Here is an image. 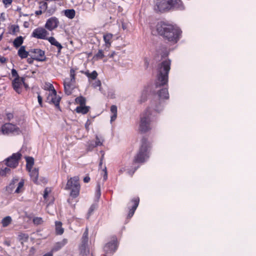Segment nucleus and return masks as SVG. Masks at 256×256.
I'll return each instance as SVG.
<instances>
[{"label": "nucleus", "mask_w": 256, "mask_h": 256, "mask_svg": "<svg viewBox=\"0 0 256 256\" xmlns=\"http://www.w3.org/2000/svg\"><path fill=\"white\" fill-rule=\"evenodd\" d=\"M144 65L146 68H148L149 65V60L147 58H144Z\"/></svg>", "instance_id": "09e8293b"}, {"label": "nucleus", "mask_w": 256, "mask_h": 256, "mask_svg": "<svg viewBox=\"0 0 256 256\" xmlns=\"http://www.w3.org/2000/svg\"><path fill=\"white\" fill-rule=\"evenodd\" d=\"M80 186L78 176H76L68 180L66 189L70 190V195L71 196L72 198L78 196L80 194Z\"/></svg>", "instance_id": "39448f33"}, {"label": "nucleus", "mask_w": 256, "mask_h": 256, "mask_svg": "<svg viewBox=\"0 0 256 256\" xmlns=\"http://www.w3.org/2000/svg\"><path fill=\"white\" fill-rule=\"evenodd\" d=\"M43 256H53V254L50 252L44 254Z\"/></svg>", "instance_id": "6e6d98bb"}, {"label": "nucleus", "mask_w": 256, "mask_h": 256, "mask_svg": "<svg viewBox=\"0 0 256 256\" xmlns=\"http://www.w3.org/2000/svg\"><path fill=\"white\" fill-rule=\"evenodd\" d=\"M84 74L86 75L89 79L95 80L98 76V73L96 70H94L92 72L88 71L85 72Z\"/></svg>", "instance_id": "cd10ccee"}, {"label": "nucleus", "mask_w": 256, "mask_h": 256, "mask_svg": "<svg viewBox=\"0 0 256 256\" xmlns=\"http://www.w3.org/2000/svg\"><path fill=\"white\" fill-rule=\"evenodd\" d=\"M151 116L150 110L143 114L139 125L138 130L142 132H146L151 130Z\"/></svg>", "instance_id": "423d86ee"}, {"label": "nucleus", "mask_w": 256, "mask_h": 256, "mask_svg": "<svg viewBox=\"0 0 256 256\" xmlns=\"http://www.w3.org/2000/svg\"><path fill=\"white\" fill-rule=\"evenodd\" d=\"M21 156L22 154L20 152L14 153L5 160L4 164L9 168H14L18 166Z\"/></svg>", "instance_id": "1a4fd4ad"}, {"label": "nucleus", "mask_w": 256, "mask_h": 256, "mask_svg": "<svg viewBox=\"0 0 256 256\" xmlns=\"http://www.w3.org/2000/svg\"><path fill=\"white\" fill-rule=\"evenodd\" d=\"M96 196L98 198H99L100 196V184L98 185L97 190H96Z\"/></svg>", "instance_id": "de8ad7c7"}, {"label": "nucleus", "mask_w": 256, "mask_h": 256, "mask_svg": "<svg viewBox=\"0 0 256 256\" xmlns=\"http://www.w3.org/2000/svg\"><path fill=\"white\" fill-rule=\"evenodd\" d=\"M78 113H81L82 114H86L89 110V107L86 106L84 105L78 106L76 109Z\"/></svg>", "instance_id": "b1692460"}, {"label": "nucleus", "mask_w": 256, "mask_h": 256, "mask_svg": "<svg viewBox=\"0 0 256 256\" xmlns=\"http://www.w3.org/2000/svg\"><path fill=\"white\" fill-rule=\"evenodd\" d=\"M58 24L59 21L56 18L52 17L47 20L45 24V28L52 31L58 26Z\"/></svg>", "instance_id": "4468645a"}, {"label": "nucleus", "mask_w": 256, "mask_h": 256, "mask_svg": "<svg viewBox=\"0 0 256 256\" xmlns=\"http://www.w3.org/2000/svg\"><path fill=\"white\" fill-rule=\"evenodd\" d=\"M34 52L35 54V58L38 61H43L44 60V52L40 49H36Z\"/></svg>", "instance_id": "a211bd4d"}, {"label": "nucleus", "mask_w": 256, "mask_h": 256, "mask_svg": "<svg viewBox=\"0 0 256 256\" xmlns=\"http://www.w3.org/2000/svg\"><path fill=\"white\" fill-rule=\"evenodd\" d=\"M1 132L4 134H18L20 132V130L15 125L10 123L4 124L1 128Z\"/></svg>", "instance_id": "9d476101"}, {"label": "nucleus", "mask_w": 256, "mask_h": 256, "mask_svg": "<svg viewBox=\"0 0 256 256\" xmlns=\"http://www.w3.org/2000/svg\"><path fill=\"white\" fill-rule=\"evenodd\" d=\"M12 221V218L10 216H6L4 218L2 221L3 226L5 227L8 226Z\"/></svg>", "instance_id": "72a5a7b5"}, {"label": "nucleus", "mask_w": 256, "mask_h": 256, "mask_svg": "<svg viewBox=\"0 0 256 256\" xmlns=\"http://www.w3.org/2000/svg\"><path fill=\"white\" fill-rule=\"evenodd\" d=\"M44 90H46V92H50V91L54 90V86L50 83L46 84L44 85Z\"/></svg>", "instance_id": "58836bf2"}, {"label": "nucleus", "mask_w": 256, "mask_h": 256, "mask_svg": "<svg viewBox=\"0 0 256 256\" xmlns=\"http://www.w3.org/2000/svg\"><path fill=\"white\" fill-rule=\"evenodd\" d=\"M56 232L58 234H62L64 232V229L62 227V224L60 222H56Z\"/></svg>", "instance_id": "bb28decb"}, {"label": "nucleus", "mask_w": 256, "mask_h": 256, "mask_svg": "<svg viewBox=\"0 0 256 256\" xmlns=\"http://www.w3.org/2000/svg\"><path fill=\"white\" fill-rule=\"evenodd\" d=\"M102 162H100V166H102Z\"/></svg>", "instance_id": "338daca9"}, {"label": "nucleus", "mask_w": 256, "mask_h": 256, "mask_svg": "<svg viewBox=\"0 0 256 256\" xmlns=\"http://www.w3.org/2000/svg\"><path fill=\"white\" fill-rule=\"evenodd\" d=\"M74 70L73 69H71L70 70V77L65 78L64 82V90L68 95L71 94L72 90L74 88Z\"/></svg>", "instance_id": "0eeeda50"}, {"label": "nucleus", "mask_w": 256, "mask_h": 256, "mask_svg": "<svg viewBox=\"0 0 256 256\" xmlns=\"http://www.w3.org/2000/svg\"><path fill=\"white\" fill-rule=\"evenodd\" d=\"M2 2L4 4L6 8L10 5L12 2V0H2Z\"/></svg>", "instance_id": "c03bdc74"}, {"label": "nucleus", "mask_w": 256, "mask_h": 256, "mask_svg": "<svg viewBox=\"0 0 256 256\" xmlns=\"http://www.w3.org/2000/svg\"><path fill=\"white\" fill-rule=\"evenodd\" d=\"M22 84L26 87L27 86L24 83L22 78H15L12 82V86L14 90L18 94L21 92V88Z\"/></svg>", "instance_id": "2eb2a0df"}, {"label": "nucleus", "mask_w": 256, "mask_h": 256, "mask_svg": "<svg viewBox=\"0 0 256 256\" xmlns=\"http://www.w3.org/2000/svg\"><path fill=\"white\" fill-rule=\"evenodd\" d=\"M12 74L13 76L16 78H20L18 76L17 71L15 69H12Z\"/></svg>", "instance_id": "a18cd8bd"}, {"label": "nucleus", "mask_w": 256, "mask_h": 256, "mask_svg": "<svg viewBox=\"0 0 256 256\" xmlns=\"http://www.w3.org/2000/svg\"><path fill=\"white\" fill-rule=\"evenodd\" d=\"M92 145H95V143L93 141H90L88 144V148L89 150H90V146L91 148L92 146Z\"/></svg>", "instance_id": "49530a36"}, {"label": "nucleus", "mask_w": 256, "mask_h": 256, "mask_svg": "<svg viewBox=\"0 0 256 256\" xmlns=\"http://www.w3.org/2000/svg\"><path fill=\"white\" fill-rule=\"evenodd\" d=\"M38 102L39 104L42 106V96H40L38 95Z\"/></svg>", "instance_id": "3c124183"}, {"label": "nucleus", "mask_w": 256, "mask_h": 256, "mask_svg": "<svg viewBox=\"0 0 256 256\" xmlns=\"http://www.w3.org/2000/svg\"><path fill=\"white\" fill-rule=\"evenodd\" d=\"M124 168H121V169H120V170L119 172H120V173H122V172L124 171Z\"/></svg>", "instance_id": "e2e57ef3"}, {"label": "nucleus", "mask_w": 256, "mask_h": 256, "mask_svg": "<svg viewBox=\"0 0 256 256\" xmlns=\"http://www.w3.org/2000/svg\"><path fill=\"white\" fill-rule=\"evenodd\" d=\"M23 42V38L22 36H20L16 38L14 41V45L16 48H18L20 46V45Z\"/></svg>", "instance_id": "7c9ffc66"}, {"label": "nucleus", "mask_w": 256, "mask_h": 256, "mask_svg": "<svg viewBox=\"0 0 256 256\" xmlns=\"http://www.w3.org/2000/svg\"><path fill=\"white\" fill-rule=\"evenodd\" d=\"M122 28L124 30H126L127 28L126 24L124 23H122Z\"/></svg>", "instance_id": "13d9d810"}, {"label": "nucleus", "mask_w": 256, "mask_h": 256, "mask_svg": "<svg viewBox=\"0 0 256 256\" xmlns=\"http://www.w3.org/2000/svg\"><path fill=\"white\" fill-rule=\"evenodd\" d=\"M110 110L111 113L110 122H112L116 120L117 117L118 109L116 106L115 105L112 106Z\"/></svg>", "instance_id": "6ab92c4d"}, {"label": "nucleus", "mask_w": 256, "mask_h": 256, "mask_svg": "<svg viewBox=\"0 0 256 256\" xmlns=\"http://www.w3.org/2000/svg\"><path fill=\"white\" fill-rule=\"evenodd\" d=\"M33 222L36 224H40L43 222V220L40 217H36L34 218Z\"/></svg>", "instance_id": "a19ab883"}, {"label": "nucleus", "mask_w": 256, "mask_h": 256, "mask_svg": "<svg viewBox=\"0 0 256 256\" xmlns=\"http://www.w3.org/2000/svg\"><path fill=\"white\" fill-rule=\"evenodd\" d=\"M18 54L21 58H25L28 56V52L26 51L24 46H22L18 50Z\"/></svg>", "instance_id": "aec40b11"}, {"label": "nucleus", "mask_w": 256, "mask_h": 256, "mask_svg": "<svg viewBox=\"0 0 256 256\" xmlns=\"http://www.w3.org/2000/svg\"><path fill=\"white\" fill-rule=\"evenodd\" d=\"M90 180V178L88 176H86V177L84 178V182H88Z\"/></svg>", "instance_id": "864d4df0"}, {"label": "nucleus", "mask_w": 256, "mask_h": 256, "mask_svg": "<svg viewBox=\"0 0 256 256\" xmlns=\"http://www.w3.org/2000/svg\"><path fill=\"white\" fill-rule=\"evenodd\" d=\"M115 52H112L110 54H109L108 55V56L110 58H113L114 56L115 55Z\"/></svg>", "instance_id": "bf43d9fd"}, {"label": "nucleus", "mask_w": 256, "mask_h": 256, "mask_svg": "<svg viewBox=\"0 0 256 256\" xmlns=\"http://www.w3.org/2000/svg\"><path fill=\"white\" fill-rule=\"evenodd\" d=\"M67 242V240H64L61 242H58L56 244V247L54 248L55 250H57L60 249L61 248L64 246Z\"/></svg>", "instance_id": "e433bc0d"}, {"label": "nucleus", "mask_w": 256, "mask_h": 256, "mask_svg": "<svg viewBox=\"0 0 256 256\" xmlns=\"http://www.w3.org/2000/svg\"><path fill=\"white\" fill-rule=\"evenodd\" d=\"M132 202L134 203V205H133L132 209L130 210L128 215V216L130 218H131L134 215V212L138 205L139 199L138 198H136V199L134 200Z\"/></svg>", "instance_id": "412c9836"}, {"label": "nucleus", "mask_w": 256, "mask_h": 256, "mask_svg": "<svg viewBox=\"0 0 256 256\" xmlns=\"http://www.w3.org/2000/svg\"><path fill=\"white\" fill-rule=\"evenodd\" d=\"M117 240L114 238L112 242H108L104 247V250L106 252V255H110L112 254L117 249Z\"/></svg>", "instance_id": "ddd939ff"}, {"label": "nucleus", "mask_w": 256, "mask_h": 256, "mask_svg": "<svg viewBox=\"0 0 256 256\" xmlns=\"http://www.w3.org/2000/svg\"><path fill=\"white\" fill-rule=\"evenodd\" d=\"M48 32L43 28H38L34 30L32 36L38 39L46 40Z\"/></svg>", "instance_id": "f8f14e48"}, {"label": "nucleus", "mask_w": 256, "mask_h": 256, "mask_svg": "<svg viewBox=\"0 0 256 256\" xmlns=\"http://www.w3.org/2000/svg\"><path fill=\"white\" fill-rule=\"evenodd\" d=\"M46 101L50 104H53L56 106H59L60 101V96H57L56 90L50 91L46 92Z\"/></svg>", "instance_id": "9b49d317"}, {"label": "nucleus", "mask_w": 256, "mask_h": 256, "mask_svg": "<svg viewBox=\"0 0 256 256\" xmlns=\"http://www.w3.org/2000/svg\"><path fill=\"white\" fill-rule=\"evenodd\" d=\"M101 175L103 177V182H104L108 179V172L106 166H104L102 170Z\"/></svg>", "instance_id": "4c0bfd02"}, {"label": "nucleus", "mask_w": 256, "mask_h": 256, "mask_svg": "<svg viewBox=\"0 0 256 256\" xmlns=\"http://www.w3.org/2000/svg\"><path fill=\"white\" fill-rule=\"evenodd\" d=\"M92 86L94 88H96L97 87H100L101 82L100 80H96L92 84Z\"/></svg>", "instance_id": "37998d69"}, {"label": "nucleus", "mask_w": 256, "mask_h": 256, "mask_svg": "<svg viewBox=\"0 0 256 256\" xmlns=\"http://www.w3.org/2000/svg\"><path fill=\"white\" fill-rule=\"evenodd\" d=\"M158 96L162 99H167L169 97L168 92L167 88H162L158 92Z\"/></svg>", "instance_id": "5701e85b"}, {"label": "nucleus", "mask_w": 256, "mask_h": 256, "mask_svg": "<svg viewBox=\"0 0 256 256\" xmlns=\"http://www.w3.org/2000/svg\"><path fill=\"white\" fill-rule=\"evenodd\" d=\"M112 37L113 34L110 33H106L104 35L103 38L104 42H105V44L104 45V50L108 51L110 46H111Z\"/></svg>", "instance_id": "dca6fc26"}, {"label": "nucleus", "mask_w": 256, "mask_h": 256, "mask_svg": "<svg viewBox=\"0 0 256 256\" xmlns=\"http://www.w3.org/2000/svg\"><path fill=\"white\" fill-rule=\"evenodd\" d=\"M150 144L145 138L142 140V144L138 153L136 156L134 162L138 163L144 162L149 156Z\"/></svg>", "instance_id": "20e7f679"}, {"label": "nucleus", "mask_w": 256, "mask_h": 256, "mask_svg": "<svg viewBox=\"0 0 256 256\" xmlns=\"http://www.w3.org/2000/svg\"><path fill=\"white\" fill-rule=\"evenodd\" d=\"M0 62L2 63H4L6 62V58L2 56H0Z\"/></svg>", "instance_id": "603ef678"}, {"label": "nucleus", "mask_w": 256, "mask_h": 256, "mask_svg": "<svg viewBox=\"0 0 256 256\" xmlns=\"http://www.w3.org/2000/svg\"><path fill=\"white\" fill-rule=\"evenodd\" d=\"M90 124V122L89 120H88L86 124V128H87V129L88 128Z\"/></svg>", "instance_id": "052dcab7"}, {"label": "nucleus", "mask_w": 256, "mask_h": 256, "mask_svg": "<svg viewBox=\"0 0 256 256\" xmlns=\"http://www.w3.org/2000/svg\"><path fill=\"white\" fill-rule=\"evenodd\" d=\"M170 64V61L168 60L162 62L158 66L156 86H162L167 83Z\"/></svg>", "instance_id": "7ed1b4c3"}, {"label": "nucleus", "mask_w": 256, "mask_h": 256, "mask_svg": "<svg viewBox=\"0 0 256 256\" xmlns=\"http://www.w3.org/2000/svg\"><path fill=\"white\" fill-rule=\"evenodd\" d=\"M104 54L102 50H100L94 56V59L98 60L100 59H102L104 57Z\"/></svg>", "instance_id": "473e14b6"}, {"label": "nucleus", "mask_w": 256, "mask_h": 256, "mask_svg": "<svg viewBox=\"0 0 256 256\" xmlns=\"http://www.w3.org/2000/svg\"><path fill=\"white\" fill-rule=\"evenodd\" d=\"M46 40H48L52 45L55 46L58 48L59 52L62 48V45L56 40L54 38L51 36L48 38H47Z\"/></svg>", "instance_id": "4be33fe9"}, {"label": "nucleus", "mask_w": 256, "mask_h": 256, "mask_svg": "<svg viewBox=\"0 0 256 256\" xmlns=\"http://www.w3.org/2000/svg\"><path fill=\"white\" fill-rule=\"evenodd\" d=\"M88 240V232L87 230L84 232L82 238V244H86Z\"/></svg>", "instance_id": "ea45409f"}, {"label": "nucleus", "mask_w": 256, "mask_h": 256, "mask_svg": "<svg viewBox=\"0 0 256 256\" xmlns=\"http://www.w3.org/2000/svg\"><path fill=\"white\" fill-rule=\"evenodd\" d=\"M24 179H14L10 184L8 188L14 193L22 192L24 190Z\"/></svg>", "instance_id": "6e6552de"}, {"label": "nucleus", "mask_w": 256, "mask_h": 256, "mask_svg": "<svg viewBox=\"0 0 256 256\" xmlns=\"http://www.w3.org/2000/svg\"><path fill=\"white\" fill-rule=\"evenodd\" d=\"M75 100L77 104H80V106H84L85 104L86 100L84 97H78L76 98Z\"/></svg>", "instance_id": "c9c22d12"}, {"label": "nucleus", "mask_w": 256, "mask_h": 256, "mask_svg": "<svg viewBox=\"0 0 256 256\" xmlns=\"http://www.w3.org/2000/svg\"><path fill=\"white\" fill-rule=\"evenodd\" d=\"M146 100V96H144V98L142 100H140V102H144Z\"/></svg>", "instance_id": "680f3d73"}, {"label": "nucleus", "mask_w": 256, "mask_h": 256, "mask_svg": "<svg viewBox=\"0 0 256 256\" xmlns=\"http://www.w3.org/2000/svg\"><path fill=\"white\" fill-rule=\"evenodd\" d=\"M30 176L32 180L36 184H40V183L38 180V172L36 168H33L28 170Z\"/></svg>", "instance_id": "f3484780"}, {"label": "nucleus", "mask_w": 256, "mask_h": 256, "mask_svg": "<svg viewBox=\"0 0 256 256\" xmlns=\"http://www.w3.org/2000/svg\"><path fill=\"white\" fill-rule=\"evenodd\" d=\"M26 168L28 170L32 169V166L34 164V159L32 157H28L26 158Z\"/></svg>", "instance_id": "a878e982"}, {"label": "nucleus", "mask_w": 256, "mask_h": 256, "mask_svg": "<svg viewBox=\"0 0 256 256\" xmlns=\"http://www.w3.org/2000/svg\"><path fill=\"white\" fill-rule=\"evenodd\" d=\"M42 12V10H37L36 12V15H40V14H41Z\"/></svg>", "instance_id": "4d7b16f0"}, {"label": "nucleus", "mask_w": 256, "mask_h": 256, "mask_svg": "<svg viewBox=\"0 0 256 256\" xmlns=\"http://www.w3.org/2000/svg\"><path fill=\"white\" fill-rule=\"evenodd\" d=\"M96 140L94 142L95 145H92V147L90 146V150H92L94 148L97 146H102V140L99 138L98 136H96Z\"/></svg>", "instance_id": "2f4dec72"}, {"label": "nucleus", "mask_w": 256, "mask_h": 256, "mask_svg": "<svg viewBox=\"0 0 256 256\" xmlns=\"http://www.w3.org/2000/svg\"><path fill=\"white\" fill-rule=\"evenodd\" d=\"M2 39V35H0V41Z\"/></svg>", "instance_id": "69168bd1"}, {"label": "nucleus", "mask_w": 256, "mask_h": 256, "mask_svg": "<svg viewBox=\"0 0 256 256\" xmlns=\"http://www.w3.org/2000/svg\"><path fill=\"white\" fill-rule=\"evenodd\" d=\"M7 118L10 120L13 118V114L11 113H8L6 114Z\"/></svg>", "instance_id": "5fc2aeb1"}, {"label": "nucleus", "mask_w": 256, "mask_h": 256, "mask_svg": "<svg viewBox=\"0 0 256 256\" xmlns=\"http://www.w3.org/2000/svg\"><path fill=\"white\" fill-rule=\"evenodd\" d=\"M96 208V206L95 205H92L90 208L89 209L88 213L90 214L92 213Z\"/></svg>", "instance_id": "8fccbe9b"}, {"label": "nucleus", "mask_w": 256, "mask_h": 256, "mask_svg": "<svg viewBox=\"0 0 256 256\" xmlns=\"http://www.w3.org/2000/svg\"><path fill=\"white\" fill-rule=\"evenodd\" d=\"M80 254L83 256L89 254V250L86 246V244H82L80 246Z\"/></svg>", "instance_id": "c85d7f7f"}, {"label": "nucleus", "mask_w": 256, "mask_h": 256, "mask_svg": "<svg viewBox=\"0 0 256 256\" xmlns=\"http://www.w3.org/2000/svg\"><path fill=\"white\" fill-rule=\"evenodd\" d=\"M184 10V6L180 0H154V10L164 12L171 8Z\"/></svg>", "instance_id": "f03ea898"}, {"label": "nucleus", "mask_w": 256, "mask_h": 256, "mask_svg": "<svg viewBox=\"0 0 256 256\" xmlns=\"http://www.w3.org/2000/svg\"><path fill=\"white\" fill-rule=\"evenodd\" d=\"M46 179H45V178H44V179L43 180V181L42 182V183L44 184V183H46Z\"/></svg>", "instance_id": "0e129e2a"}, {"label": "nucleus", "mask_w": 256, "mask_h": 256, "mask_svg": "<svg viewBox=\"0 0 256 256\" xmlns=\"http://www.w3.org/2000/svg\"><path fill=\"white\" fill-rule=\"evenodd\" d=\"M154 34L163 36L169 42L176 43L179 40L180 30L177 27L165 23H158L154 29H152Z\"/></svg>", "instance_id": "f257e3e1"}, {"label": "nucleus", "mask_w": 256, "mask_h": 256, "mask_svg": "<svg viewBox=\"0 0 256 256\" xmlns=\"http://www.w3.org/2000/svg\"><path fill=\"white\" fill-rule=\"evenodd\" d=\"M0 175L2 176H6L8 174H10V170L9 167H4L3 166V164H0Z\"/></svg>", "instance_id": "393cba45"}, {"label": "nucleus", "mask_w": 256, "mask_h": 256, "mask_svg": "<svg viewBox=\"0 0 256 256\" xmlns=\"http://www.w3.org/2000/svg\"><path fill=\"white\" fill-rule=\"evenodd\" d=\"M48 7V4L45 2H42L40 3V10H45Z\"/></svg>", "instance_id": "79ce46f5"}, {"label": "nucleus", "mask_w": 256, "mask_h": 256, "mask_svg": "<svg viewBox=\"0 0 256 256\" xmlns=\"http://www.w3.org/2000/svg\"><path fill=\"white\" fill-rule=\"evenodd\" d=\"M50 192L51 190L48 188H46L44 190L43 196L46 202H48V198H49L48 194H50Z\"/></svg>", "instance_id": "f704fd0d"}, {"label": "nucleus", "mask_w": 256, "mask_h": 256, "mask_svg": "<svg viewBox=\"0 0 256 256\" xmlns=\"http://www.w3.org/2000/svg\"><path fill=\"white\" fill-rule=\"evenodd\" d=\"M64 14L66 17L72 19L75 16V11L72 9L66 10H65Z\"/></svg>", "instance_id": "c756f323"}]
</instances>
